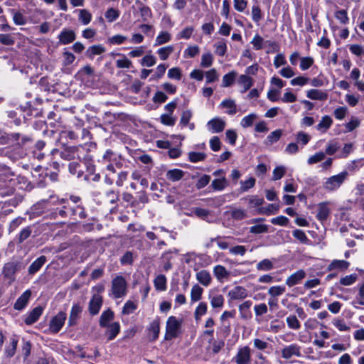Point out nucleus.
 <instances>
[{
  "mask_svg": "<svg viewBox=\"0 0 364 364\" xmlns=\"http://www.w3.org/2000/svg\"><path fill=\"white\" fill-rule=\"evenodd\" d=\"M282 135V131L281 129H277L272 132L264 141L267 146H271L273 144L277 142Z\"/></svg>",
  "mask_w": 364,
  "mask_h": 364,
  "instance_id": "c85d7f7f",
  "label": "nucleus"
},
{
  "mask_svg": "<svg viewBox=\"0 0 364 364\" xmlns=\"http://www.w3.org/2000/svg\"><path fill=\"white\" fill-rule=\"evenodd\" d=\"M282 356L284 359H289L293 356L301 357V347L296 343L287 346L282 350Z\"/></svg>",
  "mask_w": 364,
  "mask_h": 364,
  "instance_id": "0eeeda50",
  "label": "nucleus"
},
{
  "mask_svg": "<svg viewBox=\"0 0 364 364\" xmlns=\"http://www.w3.org/2000/svg\"><path fill=\"white\" fill-rule=\"evenodd\" d=\"M348 113L346 107H338L333 111V115L338 120L343 119Z\"/></svg>",
  "mask_w": 364,
  "mask_h": 364,
  "instance_id": "774afa93",
  "label": "nucleus"
},
{
  "mask_svg": "<svg viewBox=\"0 0 364 364\" xmlns=\"http://www.w3.org/2000/svg\"><path fill=\"white\" fill-rule=\"evenodd\" d=\"M209 299L210 305L214 309H221L224 305V297L220 294H210Z\"/></svg>",
  "mask_w": 364,
  "mask_h": 364,
  "instance_id": "393cba45",
  "label": "nucleus"
},
{
  "mask_svg": "<svg viewBox=\"0 0 364 364\" xmlns=\"http://www.w3.org/2000/svg\"><path fill=\"white\" fill-rule=\"evenodd\" d=\"M314 60L311 56L301 57L300 58L299 68L302 71L309 69L314 64Z\"/></svg>",
  "mask_w": 364,
  "mask_h": 364,
  "instance_id": "de8ad7c7",
  "label": "nucleus"
},
{
  "mask_svg": "<svg viewBox=\"0 0 364 364\" xmlns=\"http://www.w3.org/2000/svg\"><path fill=\"white\" fill-rule=\"evenodd\" d=\"M18 342V338L15 336L11 338V346L6 347L5 348V355L8 358H11L14 355L16 350Z\"/></svg>",
  "mask_w": 364,
  "mask_h": 364,
  "instance_id": "e433bc0d",
  "label": "nucleus"
},
{
  "mask_svg": "<svg viewBox=\"0 0 364 364\" xmlns=\"http://www.w3.org/2000/svg\"><path fill=\"white\" fill-rule=\"evenodd\" d=\"M107 327L106 334L108 336V340H113L120 331V325L118 322H114L109 324Z\"/></svg>",
  "mask_w": 364,
  "mask_h": 364,
  "instance_id": "c756f323",
  "label": "nucleus"
},
{
  "mask_svg": "<svg viewBox=\"0 0 364 364\" xmlns=\"http://www.w3.org/2000/svg\"><path fill=\"white\" fill-rule=\"evenodd\" d=\"M171 39L170 33L167 31L161 32L156 38L154 46H158L169 42Z\"/></svg>",
  "mask_w": 364,
  "mask_h": 364,
  "instance_id": "ea45409f",
  "label": "nucleus"
},
{
  "mask_svg": "<svg viewBox=\"0 0 364 364\" xmlns=\"http://www.w3.org/2000/svg\"><path fill=\"white\" fill-rule=\"evenodd\" d=\"M203 289L198 284H195L192 287L191 291V299L192 302H196L201 299Z\"/></svg>",
  "mask_w": 364,
  "mask_h": 364,
  "instance_id": "c9c22d12",
  "label": "nucleus"
},
{
  "mask_svg": "<svg viewBox=\"0 0 364 364\" xmlns=\"http://www.w3.org/2000/svg\"><path fill=\"white\" fill-rule=\"evenodd\" d=\"M80 164L77 162H71L69 164V171L70 173L73 175H76L77 177L82 176L83 173V171L82 170L80 167Z\"/></svg>",
  "mask_w": 364,
  "mask_h": 364,
  "instance_id": "5fc2aeb1",
  "label": "nucleus"
},
{
  "mask_svg": "<svg viewBox=\"0 0 364 364\" xmlns=\"http://www.w3.org/2000/svg\"><path fill=\"white\" fill-rule=\"evenodd\" d=\"M333 124V119L328 115H324L318 124L315 127L316 129L321 133H326Z\"/></svg>",
  "mask_w": 364,
  "mask_h": 364,
  "instance_id": "f3484780",
  "label": "nucleus"
},
{
  "mask_svg": "<svg viewBox=\"0 0 364 364\" xmlns=\"http://www.w3.org/2000/svg\"><path fill=\"white\" fill-rule=\"evenodd\" d=\"M14 23L17 26H24L27 23L26 17L20 11L11 10Z\"/></svg>",
  "mask_w": 364,
  "mask_h": 364,
  "instance_id": "473e14b6",
  "label": "nucleus"
},
{
  "mask_svg": "<svg viewBox=\"0 0 364 364\" xmlns=\"http://www.w3.org/2000/svg\"><path fill=\"white\" fill-rule=\"evenodd\" d=\"M205 157L206 154L202 152L191 151L188 154V159L193 163L203 161Z\"/></svg>",
  "mask_w": 364,
  "mask_h": 364,
  "instance_id": "3c124183",
  "label": "nucleus"
},
{
  "mask_svg": "<svg viewBox=\"0 0 364 364\" xmlns=\"http://www.w3.org/2000/svg\"><path fill=\"white\" fill-rule=\"evenodd\" d=\"M306 277V272L303 269H299L296 271V272L291 274L290 276H289L286 281L285 284L289 287H294L296 284H299L301 283V282Z\"/></svg>",
  "mask_w": 364,
  "mask_h": 364,
  "instance_id": "1a4fd4ad",
  "label": "nucleus"
},
{
  "mask_svg": "<svg viewBox=\"0 0 364 364\" xmlns=\"http://www.w3.org/2000/svg\"><path fill=\"white\" fill-rule=\"evenodd\" d=\"M215 53L219 56H223L227 51V45L225 41H219L214 45Z\"/></svg>",
  "mask_w": 364,
  "mask_h": 364,
  "instance_id": "bf43d9fd",
  "label": "nucleus"
},
{
  "mask_svg": "<svg viewBox=\"0 0 364 364\" xmlns=\"http://www.w3.org/2000/svg\"><path fill=\"white\" fill-rule=\"evenodd\" d=\"M156 63V59L153 55H146L141 60V65L146 67H151Z\"/></svg>",
  "mask_w": 364,
  "mask_h": 364,
  "instance_id": "338daca9",
  "label": "nucleus"
},
{
  "mask_svg": "<svg viewBox=\"0 0 364 364\" xmlns=\"http://www.w3.org/2000/svg\"><path fill=\"white\" fill-rule=\"evenodd\" d=\"M75 33L73 30L64 28L58 35L59 42L63 45H67L75 39Z\"/></svg>",
  "mask_w": 364,
  "mask_h": 364,
  "instance_id": "ddd939ff",
  "label": "nucleus"
},
{
  "mask_svg": "<svg viewBox=\"0 0 364 364\" xmlns=\"http://www.w3.org/2000/svg\"><path fill=\"white\" fill-rule=\"evenodd\" d=\"M82 307L77 304H74L72 306V309H71V311L70 313L69 319H68V325L70 326H74L76 324L77 321L79 318L80 315L82 312Z\"/></svg>",
  "mask_w": 364,
  "mask_h": 364,
  "instance_id": "aec40b11",
  "label": "nucleus"
},
{
  "mask_svg": "<svg viewBox=\"0 0 364 364\" xmlns=\"http://www.w3.org/2000/svg\"><path fill=\"white\" fill-rule=\"evenodd\" d=\"M182 323V318H177L174 316H169L166 321L164 339L171 341L177 338L181 334Z\"/></svg>",
  "mask_w": 364,
  "mask_h": 364,
  "instance_id": "20e7f679",
  "label": "nucleus"
},
{
  "mask_svg": "<svg viewBox=\"0 0 364 364\" xmlns=\"http://www.w3.org/2000/svg\"><path fill=\"white\" fill-rule=\"evenodd\" d=\"M49 202L51 204H61V205H67L66 210L68 213V216H73L72 215V208H75L76 205H71L69 204L68 200L64 198L59 199L56 196H51L50 198Z\"/></svg>",
  "mask_w": 364,
  "mask_h": 364,
  "instance_id": "2f4dec72",
  "label": "nucleus"
},
{
  "mask_svg": "<svg viewBox=\"0 0 364 364\" xmlns=\"http://www.w3.org/2000/svg\"><path fill=\"white\" fill-rule=\"evenodd\" d=\"M220 107L227 109L225 112L229 115L237 113V105L233 100L226 99L223 100L220 104Z\"/></svg>",
  "mask_w": 364,
  "mask_h": 364,
  "instance_id": "412c9836",
  "label": "nucleus"
},
{
  "mask_svg": "<svg viewBox=\"0 0 364 364\" xmlns=\"http://www.w3.org/2000/svg\"><path fill=\"white\" fill-rule=\"evenodd\" d=\"M238 84L242 87L241 92L244 93L253 85V80L247 75H241L238 79Z\"/></svg>",
  "mask_w": 364,
  "mask_h": 364,
  "instance_id": "b1692460",
  "label": "nucleus"
},
{
  "mask_svg": "<svg viewBox=\"0 0 364 364\" xmlns=\"http://www.w3.org/2000/svg\"><path fill=\"white\" fill-rule=\"evenodd\" d=\"M236 76H237V73L235 71H231V72L225 74L223 77L222 87H228L231 86L234 83Z\"/></svg>",
  "mask_w": 364,
  "mask_h": 364,
  "instance_id": "58836bf2",
  "label": "nucleus"
},
{
  "mask_svg": "<svg viewBox=\"0 0 364 364\" xmlns=\"http://www.w3.org/2000/svg\"><path fill=\"white\" fill-rule=\"evenodd\" d=\"M286 291V288L284 286H272L268 289V294L271 297L277 298L282 295Z\"/></svg>",
  "mask_w": 364,
  "mask_h": 364,
  "instance_id": "a18cd8bd",
  "label": "nucleus"
},
{
  "mask_svg": "<svg viewBox=\"0 0 364 364\" xmlns=\"http://www.w3.org/2000/svg\"><path fill=\"white\" fill-rule=\"evenodd\" d=\"M207 304L205 302H200L194 311V317L196 321L200 319L201 316L207 313Z\"/></svg>",
  "mask_w": 364,
  "mask_h": 364,
  "instance_id": "c03bdc74",
  "label": "nucleus"
},
{
  "mask_svg": "<svg viewBox=\"0 0 364 364\" xmlns=\"http://www.w3.org/2000/svg\"><path fill=\"white\" fill-rule=\"evenodd\" d=\"M348 176L346 171L340 172L336 175L324 178L322 184L323 188L327 192H334L338 190Z\"/></svg>",
  "mask_w": 364,
  "mask_h": 364,
  "instance_id": "7ed1b4c3",
  "label": "nucleus"
},
{
  "mask_svg": "<svg viewBox=\"0 0 364 364\" xmlns=\"http://www.w3.org/2000/svg\"><path fill=\"white\" fill-rule=\"evenodd\" d=\"M331 213V210L328 208L327 203H321L318 205V212L316 214V218L321 222H323L327 220Z\"/></svg>",
  "mask_w": 364,
  "mask_h": 364,
  "instance_id": "6ab92c4d",
  "label": "nucleus"
},
{
  "mask_svg": "<svg viewBox=\"0 0 364 364\" xmlns=\"http://www.w3.org/2000/svg\"><path fill=\"white\" fill-rule=\"evenodd\" d=\"M210 181V176L209 175L203 174L198 179L196 187L197 189H202L206 186Z\"/></svg>",
  "mask_w": 364,
  "mask_h": 364,
  "instance_id": "680f3d73",
  "label": "nucleus"
},
{
  "mask_svg": "<svg viewBox=\"0 0 364 364\" xmlns=\"http://www.w3.org/2000/svg\"><path fill=\"white\" fill-rule=\"evenodd\" d=\"M43 308L41 306H37L34 308L31 311L28 313L26 317L24 319V322L27 325H31L36 323L39 317L41 316L43 313Z\"/></svg>",
  "mask_w": 364,
  "mask_h": 364,
  "instance_id": "4468645a",
  "label": "nucleus"
},
{
  "mask_svg": "<svg viewBox=\"0 0 364 364\" xmlns=\"http://www.w3.org/2000/svg\"><path fill=\"white\" fill-rule=\"evenodd\" d=\"M252 304V302L250 300H247L239 306V311L242 318H247L250 316L249 309L251 307Z\"/></svg>",
  "mask_w": 364,
  "mask_h": 364,
  "instance_id": "a19ab883",
  "label": "nucleus"
},
{
  "mask_svg": "<svg viewBox=\"0 0 364 364\" xmlns=\"http://www.w3.org/2000/svg\"><path fill=\"white\" fill-rule=\"evenodd\" d=\"M274 268L273 262L269 259H264L259 261L256 265L257 270L259 272H268L272 270Z\"/></svg>",
  "mask_w": 364,
  "mask_h": 364,
  "instance_id": "bb28decb",
  "label": "nucleus"
},
{
  "mask_svg": "<svg viewBox=\"0 0 364 364\" xmlns=\"http://www.w3.org/2000/svg\"><path fill=\"white\" fill-rule=\"evenodd\" d=\"M196 277L198 282L205 287L209 286L211 283V275L206 270H200V272H197Z\"/></svg>",
  "mask_w": 364,
  "mask_h": 364,
  "instance_id": "5701e85b",
  "label": "nucleus"
},
{
  "mask_svg": "<svg viewBox=\"0 0 364 364\" xmlns=\"http://www.w3.org/2000/svg\"><path fill=\"white\" fill-rule=\"evenodd\" d=\"M227 180L225 177L221 178L214 179L212 182L211 186L215 191H220L225 189L227 186Z\"/></svg>",
  "mask_w": 364,
  "mask_h": 364,
  "instance_id": "09e8293b",
  "label": "nucleus"
},
{
  "mask_svg": "<svg viewBox=\"0 0 364 364\" xmlns=\"http://www.w3.org/2000/svg\"><path fill=\"white\" fill-rule=\"evenodd\" d=\"M213 274L217 280L223 283L230 277V272L223 265H216L213 267Z\"/></svg>",
  "mask_w": 364,
  "mask_h": 364,
  "instance_id": "f8f14e48",
  "label": "nucleus"
},
{
  "mask_svg": "<svg viewBox=\"0 0 364 364\" xmlns=\"http://www.w3.org/2000/svg\"><path fill=\"white\" fill-rule=\"evenodd\" d=\"M349 267V262L346 260L334 259L328 266V269H346Z\"/></svg>",
  "mask_w": 364,
  "mask_h": 364,
  "instance_id": "72a5a7b5",
  "label": "nucleus"
},
{
  "mask_svg": "<svg viewBox=\"0 0 364 364\" xmlns=\"http://www.w3.org/2000/svg\"><path fill=\"white\" fill-rule=\"evenodd\" d=\"M332 323L340 331H349L350 329L343 319L334 318Z\"/></svg>",
  "mask_w": 364,
  "mask_h": 364,
  "instance_id": "4d7b16f0",
  "label": "nucleus"
},
{
  "mask_svg": "<svg viewBox=\"0 0 364 364\" xmlns=\"http://www.w3.org/2000/svg\"><path fill=\"white\" fill-rule=\"evenodd\" d=\"M310 81V78L301 75L293 78L290 81V84L292 86H304L307 85Z\"/></svg>",
  "mask_w": 364,
  "mask_h": 364,
  "instance_id": "8fccbe9b",
  "label": "nucleus"
},
{
  "mask_svg": "<svg viewBox=\"0 0 364 364\" xmlns=\"http://www.w3.org/2000/svg\"><path fill=\"white\" fill-rule=\"evenodd\" d=\"M105 51V48L101 45H94L88 48L86 55L90 58H93L95 55H100Z\"/></svg>",
  "mask_w": 364,
  "mask_h": 364,
  "instance_id": "f704fd0d",
  "label": "nucleus"
},
{
  "mask_svg": "<svg viewBox=\"0 0 364 364\" xmlns=\"http://www.w3.org/2000/svg\"><path fill=\"white\" fill-rule=\"evenodd\" d=\"M67 314L65 312H58L50 321L49 331L53 334L58 333L64 326Z\"/></svg>",
  "mask_w": 364,
  "mask_h": 364,
  "instance_id": "39448f33",
  "label": "nucleus"
},
{
  "mask_svg": "<svg viewBox=\"0 0 364 364\" xmlns=\"http://www.w3.org/2000/svg\"><path fill=\"white\" fill-rule=\"evenodd\" d=\"M31 296V292L30 290L25 291L15 302L14 309L18 311L23 309L26 306Z\"/></svg>",
  "mask_w": 364,
  "mask_h": 364,
  "instance_id": "dca6fc26",
  "label": "nucleus"
},
{
  "mask_svg": "<svg viewBox=\"0 0 364 364\" xmlns=\"http://www.w3.org/2000/svg\"><path fill=\"white\" fill-rule=\"evenodd\" d=\"M257 118V115L255 113H251L244 117L240 121V126L243 128H247L251 127L254 122Z\"/></svg>",
  "mask_w": 364,
  "mask_h": 364,
  "instance_id": "37998d69",
  "label": "nucleus"
},
{
  "mask_svg": "<svg viewBox=\"0 0 364 364\" xmlns=\"http://www.w3.org/2000/svg\"><path fill=\"white\" fill-rule=\"evenodd\" d=\"M46 262L45 256H41L37 258L28 267V272L31 274L36 273Z\"/></svg>",
  "mask_w": 364,
  "mask_h": 364,
  "instance_id": "a878e982",
  "label": "nucleus"
},
{
  "mask_svg": "<svg viewBox=\"0 0 364 364\" xmlns=\"http://www.w3.org/2000/svg\"><path fill=\"white\" fill-rule=\"evenodd\" d=\"M206 83H212L218 80V74L215 68L210 69L205 73Z\"/></svg>",
  "mask_w": 364,
  "mask_h": 364,
  "instance_id": "0e129e2a",
  "label": "nucleus"
},
{
  "mask_svg": "<svg viewBox=\"0 0 364 364\" xmlns=\"http://www.w3.org/2000/svg\"><path fill=\"white\" fill-rule=\"evenodd\" d=\"M137 308V305L132 301L128 300L122 308V314L129 315L132 314Z\"/></svg>",
  "mask_w": 364,
  "mask_h": 364,
  "instance_id": "13d9d810",
  "label": "nucleus"
},
{
  "mask_svg": "<svg viewBox=\"0 0 364 364\" xmlns=\"http://www.w3.org/2000/svg\"><path fill=\"white\" fill-rule=\"evenodd\" d=\"M167 66L164 64H159L155 71V73L151 76L150 80L160 79L164 75Z\"/></svg>",
  "mask_w": 364,
  "mask_h": 364,
  "instance_id": "e2e57ef3",
  "label": "nucleus"
},
{
  "mask_svg": "<svg viewBox=\"0 0 364 364\" xmlns=\"http://www.w3.org/2000/svg\"><path fill=\"white\" fill-rule=\"evenodd\" d=\"M78 19L83 25H87L92 20V14L86 9H80L79 10Z\"/></svg>",
  "mask_w": 364,
  "mask_h": 364,
  "instance_id": "49530a36",
  "label": "nucleus"
},
{
  "mask_svg": "<svg viewBox=\"0 0 364 364\" xmlns=\"http://www.w3.org/2000/svg\"><path fill=\"white\" fill-rule=\"evenodd\" d=\"M251 359V350L248 346L241 347L238 349L233 360L237 364H248Z\"/></svg>",
  "mask_w": 364,
  "mask_h": 364,
  "instance_id": "423d86ee",
  "label": "nucleus"
},
{
  "mask_svg": "<svg viewBox=\"0 0 364 364\" xmlns=\"http://www.w3.org/2000/svg\"><path fill=\"white\" fill-rule=\"evenodd\" d=\"M296 139L297 143H300L301 145L305 146L310 141L311 136L304 132H299L296 135Z\"/></svg>",
  "mask_w": 364,
  "mask_h": 364,
  "instance_id": "69168bd1",
  "label": "nucleus"
},
{
  "mask_svg": "<svg viewBox=\"0 0 364 364\" xmlns=\"http://www.w3.org/2000/svg\"><path fill=\"white\" fill-rule=\"evenodd\" d=\"M226 122L220 117H215L207 124L208 129L211 133H220L224 130Z\"/></svg>",
  "mask_w": 364,
  "mask_h": 364,
  "instance_id": "6e6552de",
  "label": "nucleus"
},
{
  "mask_svg": "<svg viewBox=\"0 0 364 364\" xmlns=\"http://www.w3.org/2000/svg\"><path fill=\"white\" fill-rule=\"evenodd\" d=\"M114 318V312L107 309L102 312L100 318V325L101 327H107L109 326V322L112 321Z\"/></svg>",
  "mask_w": 364,
  "mask_h": 364,
  "instance_id": "cd10ccee",
  "label": "nucleus"
},
{
  "mask_svg": "<svg viewBox=\"0 0 364 364\" xmlns=\"http://www.w3.org/2000/svg\"><path fill=\"white\" fill-rule=\"evenodd\" d=\"M100 162L104 165L105 168L109 172V173H106L105 182L107 184H112L113 183V179L111 178L110 175L115 173L116 169H119L122 166L120 157L112 151L107 150L102 156Z\"/></svg>",
  "mask_w": 364,
  "mask_h": 364,
  "instance_id": "f257e3e1",
  "label": "nucleus"
},
{
  "mask_svg": "<svg viewBox=\"0 0 364 364\" xmlns=\"http://www.w3.org/2000/svg\"><path fill=\"white\" fill-rule=\"evenodd\" d=\"M184 176V172L178 168L171 169L167 171L166 178L173 182L180 181Z\"/></svg>",
  "mask_w": 364,
  "mask_h": 364,
  "instance_id": "7c9ffc66",
  "label": "nucleus"
},
{
  "mask_svg": "<svg viewBox=\"0 0 364 364\" xmlns=\"http://www.w3.org/2000/svg\"><path fill=\"white\" fill-rule=\"evenodd\" d=\"M306 97L312 100L325 101L328 98V95L321 90L311 89L307 90Z\"/></svg>",
  "mask_w": 364,
  "mask_h": 364,
  "instance_id": "a211bd4d",
  "label": "nucleus"
},
{
  "mask_svg": "<svg viewBox=\"0 0 364 364\" xmlns=\"http://www.w3.org/2000/svg\"><path fill=\"white\" fill-rule=\"evenodd\" d=\"M156 290L165 291L166 289V278L163 274L158 275L154 281Z\"/></svg>",
  "mask_w": 364,
  "mask_h": 364,
  "instance_id": "79ce46f5",
  "label": "nucleus"
},
{
  "mask_svg": "<svg viewBox=\"0 0 364 364\" xmlns=\"http://www.w3.org/2000/svg\"><path fill=\"white\" fill-rule=\"evenodd\" d=\"M128 291V284L125 278L122 275L115 276L111 282L109 296L114 299L126 296Z\"/></svg>",
  "mask_w": 364,
  "mask_h": 364,
  "instance_id": "f03ea898",
  "label": "nucleus"
},
{
  "mask_svg": "<svg viewBox=\"0 0 364 364\" xmlns=\"http://www.w3.org/2000/svg\"><path fill=\"white\" fill-rule=\"evenodd\" d=\"M213 57L210 53H203L201 58L200 66L203 68H209L212 65Z\"/></svg>",
  "mask_w": 364,
  "mask_h": 364,
  "instance_id": "6e6d98bb",
  "label": "nucleus"
},
{
  "mask_svg": "<svg viewBox=\"0 0 364 364\" xmlns=\"http://www.w3.org/2000/svg\"><path fill=\"white\" fill-rule=\"evenodd\" d=\"M325 157H326L325 153H323L322 151L317 152L315 154L311 156L308 159L307 163L309 165H312V164H316L318 162L323 161L325 159Z\"/></svg>",
  "mask_w": 364,
  "mask_h": 364,
  "instance_id": "052dcab7",
  "label": "nucleus"
},
{
  "mask_svg": "<svg viewBox=\"0 0 364 364\" xmlns=\"http://www.w3.org/2000/svg\"><path fill=\"white\" fill-rule=\"evenodd\" d=\"M174 48L172 46H167L160 48L156 53L159 55L161 60H166L169 55L173 52Z\"/></svg>",
  "mask_w": 364,
  "mask_h": 364,
  "instance_id": "4c0bfd02",
  "label": "nucleus"
},
{
  "mask_svg": "<svg viewBox=\"0 0 364 364\" xmlns=\"http://www.w3.org/2000/svg\"><path fill=\"white\" fill-rule=\"evenodd\" d=\"M287 323L288 327L291 329L298 330L300 328L301 325L297 319L296 316L294 315H291L287 318Z\"/></svg>",
  "mask_w": 364,
  "mask_h": 364,
  "instance_id": "603ef678",
  "label": "nucleus"
},
{
  "mask_svg": "<svg viewBox=\"0 0 364 364\" xmlns=\"http://www.w3.org/2000/svg\"><path fill=\"white\" fill-rule=\"evenodd\" d=\"M228 296L232 300L243 299L247 296V291L244 287L237 286L229 291Z\"/></svg>",
  "mask_w": 364,
  "mask_h": 364,
  "instance_id": "2eb2a0df",
  "label": "nucleus"
},
{
  "mask_svg": "<svg viewBox=\"0 0 364 364\" xmlns=\"http://www.w3.org/2000/svg\"><path fill=\"white\" fill-rule=\"evenodd\" d=\"M360 124V121L358 118L352 117L350 120L345 124L346 132H350L358 127Z\"/></svg>",
  "mask_w": 364,
  "mask_h": 364,
  "instance_id": "864d4df0",
  "label": "nucleus"
},
{
  "mask_svg": "<svg viewBox=\"0 0 364 364\" xmlns=\"http://www.w3.org/2000/svg\"><path fill=\"white\" fill-rule=\"evenodd\" d=\"M102 305V298L99 294H95L89 302V312L92 315L99 313Z\"/></svg>",
  "mask_w": 364,
  "mask_h": 364,
  "instance_id": "9b49d317",
  "label": "nucleus"
},
{
  "mask_svg": "<svg viewBox=\"0 0 364 364\" xmlns=\"http://www.w3.org/2000/svg\"><path fill=\"white\" fill-rule=\"evenodd\" d=\"M17 270V264L14 262H8L4 264L2 274L5 279L11 284L15 280V273Z\"/></svg>",
  "mask_w": 364,
  "mask_h": 364,
  "instance_id": "9d476101",
  "label": "nucleus"
},
{
  "mask_svg": "<svg viewBox=\"0 0 364 364\" xmlns=\"http://www.w3.org/2000/svg\"><path fill=\"white\" fill-rule=\"evenodd\" d=\"M149 337L151 340L155 341L158 338L160 332V323L159 321L156 319L154 320L149 325Z\"/></svg>",
  "mask_w": 364,
  "mask_h": 364,
  "instance_id": "4be33fe9",
  "label": "nucleus"
}]
</instances>
